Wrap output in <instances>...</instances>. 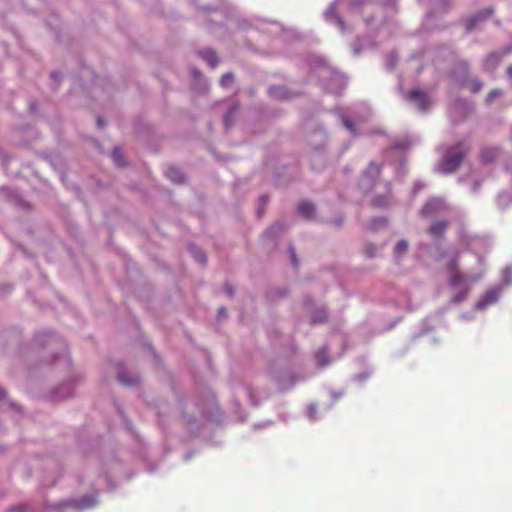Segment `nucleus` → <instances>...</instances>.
I'll return each mask as SVG.
<instances>
[{"label":"nucleus","instance_id":"5701e85b","mask_svg":"<svg viewBox=\"0 0 512 512\" xmlns=\"http://www.w3.org/2000/svg\"><path fill=\"white\" fill-rule=\"evenodd\" d=\"M290 250V256H291V262L294 266H298V260L296 257L295 249L293 247L289 248Z\"/></svg>","mask_w":512,"mask_h":512},{"label":"nucleus","instance_id":"a878e982","mask_svg":"<svg viewBox=\"0 0 512 512\" xmlns=\"http://www.w3.org/2000/svg\"><path fill=\"white\" fill-rule=\"evenodd\" d=\"M112 155H113V157H114L115 161H116V162H119V159H118V158L120 157V150H119V149H114V150H113V154H112Z\"/></svg>","mask_w":512,"mask_h":512},{"label":"nucleus","instance_id":"ddd939ff","mask_svg":"<svg viewBox=\"0 0 512 512\" xmlns=\"http://www.w3.org/2000/svg\"><path fill=\"white\" fill-rule=\"evenodd\" d=\"M498 152L497 148H487L482 151V158L486 162H491L496 158Z\"/></svg>","mask_w":512,"mask_h":512},{"label":"nucleus","instance_id":"2eb2a0df","mask_svg":"<svg viewBox=\"0 0 512 512\" xmlns=\"http://www.w3.org/2000/svg\"><path fill=\"white\" fill-rule=\"evenodd\" d=\"M407 249H408V244L404 240L397 242V244L395 245V248H394L396 254H403L407 251Z\"/></svg>","mask_w":512,"mask_h":512},{"label":"nucleus","instance_id":"f704fd0d","mask_svg":"<svg viewBox=\"0 0 512 512\" xmlns=\"http://www.w3.org/2000/svg\"><path fill=\"white\" fill-rule=\"evenodd\" d=\"M480 277H481L480 275L476 276V277L472 278V281H477Z\"/></svg>","mask_w":512,"mask_h":512},{"label":"nucleus","instance_id":"9d476101","mask_svg":"<svg viewBox=\"0 0 512 512\" xmlns=\"http://www.w3.org/2000/svg\"><path fill=\"white\" fill-rule=\"evenodd\" d=\"M315 358L317 360V363L320 366H325V365L329 364V355H328V351L326 348L320 349L316 353Z\"/></svg>","mask_w":512,"mask_h":512},{"label":"nucleus","instance_id":"c9c22d12","mask_svg":"<svg viewBox=\"0 0 512 512\" xmlns=\"http://www.w3.org/2000/svg\"><path fill=\"white\" fill-rule=\"evenodd\" d=\"M490 14H492V11H491V10H488V12H487V15H486V16H489Z\"/></svg>","mask_w":512,"mask_h":512},{"label":"nucleus","instance_id":"412c9836","mask_svg":"<svg viewBox=\"0 0 512 512\" xmlns=\"http://www.w3.org/2000/svg\"><path fill=\"white\" fill-rule=\"evenodd\" d=\"M235 109H236V108H233V109L229 110V111L225 114V116H224V124H225V126H226L227 128H229V127L232 125V120H231V118H232V115H233V113H234Z\"/></svg>","mask_w":512,"mask_h":512},{"label":"nucleus","instance_id":"f8f14e48","mask_svg":"<svg viewBox=\"0 0 512 512\" xmlns=\"http://www.w3.org/2000/svg\"><path fill=\"white\" fill-rule=\"evenodd\" d=\"M326 319H327V312L323 308L316 310L311 316V321L313 323H322V322L326 321Z\"/></svg>","mask_w":512,"mask_h":512},{"label":"nucleus","instance_id":"39448f33","mask_svg":"<svg viewBox=\"0 0 512 512\" xmlns=\"http://www.w3.org/2000/svg\"><path fill=\"white\" fill-rule=\"evenodd\" d=\"M499 297V291L496 289L488 290L483 296L482 300L477 303V308L483 309L487 305L495 303Z\"/></svg>","mask_w":512,"mask_h":512},{"label":"nucleus","instance_id":"aec40b11","mask_svg":"<svg viewBox=\"0 0 512 512\" xmlns=\"http://www.w3.org/2000/svg\"><path fill=\"white\" fill-rule=\"evenodd\" d=\"M233 80H234L233 74L226 73L221 78V85L227 86V85L231 84L233 82Z\"/></svg>","mask_w":512,"mask_h":512},{"label":"nucleus","instance_id":"c756f323","mask_svg":"<svg viewBox=\"0 0 512 512\" xmlns=\"http://www.w3.org/2000/svg\"><path fill=\"white\" fill-rule=\"evenodd\" d=\"M507 74L512 78V65L507 68Z\"/></svg>","mask_w":512,"mask_h":512},{"label":"nucleus","instance_id":"0eeeda50","mask_svg":"<svg viewBox=\"0 0 512 512\" xmlns=\"http://www.w3.org/2000/svg\"><path fill=\"white\" fill-rule=\"evenodd\" d=\"M167 178L174 183H183L185 180L182 171L176 167H169L165 172Z\"/></svg>","mask_w":512,"mask_h":512},{"label":"nucleus","instance_id":"423d86ee","mask_svg":"<svg viewBox=\"0 0 512 512\" xmlns=\"http://www.w3.org/2000/svg\"><path fill=\"white\" fill-rule=\"evenodd\" d=\"M448 224L446 220L434 221L429 227L428 232L434 237H441L445 233Z\"/></svg>","mask_w":512,"mask_h":512},{"label":"nucleus","instance_id":"dca6fc26","mask_svg":"<svg viewBox=\"0 0 512 512\" xmlns=\"http://www.w3.org/2000/svg\"><path fill=\"white\" fill-rule=\"evenodd\" d=\"M269 93L272 97L275 98H285L283 89L281 87H271L269 89Z\"/></svg>","mask_w":512,"mask_h":512},{"label":"nucleus","instance_id":"f257e3e1","mask_svg":"<svg viewBox=\"0 0 512 512\" xmlns=\"http://www.w3.org/2000/svg\"><path fill=\"white\" fill-rule=\"evenodd\" d=\"M465 154L466 150L462 148V144H458L457 146L450 149L442 160V171L445 173H451L457 170L461 165Z\"/></svg>","mask_w":512,"mask_h":512},{"label":"nucleus","instance_id":"6ab92c4d","mask_svg":"<svg viewBox=\"0 0 512 512\" xmlns=\"http://www.w3.org/2000/svg\"><path fill=\"white\" fill-rule=\"evenodd\" d=\"M467 294H468V289L459 292L458 294H456L453 297L452 302L453 303H459V302L463 301L467 297Z\"/></svg>","mask_w":512,"mask_h":512},{"label":"nucleus","instance_id":"7c9ffc66","mask_svg":"<svg viewBox=\"0 0 512 512\" xmlns=\"http://www.w3.org/2000/svg\"><path fill=\"white\" fill-rule=\"evenodd\" d=\"M370 168H374L377 173L379 172V167L375 164H371Z\"/></svg>","mask_w":512,"mask_h":512},{"label":"nucleus","instance_id":"b1692460","mask_svg":"<svg viewBox=\"0 0 512 512\" xmlns=\"http://www.w3.org/2000/svg\"><path fill=\"white\" fill-rule=\"evenodd\" d=\"M502 93V91L500 90H493L489 93L488 97H487V101L488 102H491L492 99L498 95H500Z\"/></svg>","mask_w":512,"mask_h":512},{"label":"nucleus","instance_id":"473e14b6","mask_svg":"<svg viewBox=\"0 0 512 512\" xmlns=\"http://www.w3.org/2000/svg\"><path fill=\"white\" fill-rule=\"evenodd\" d=\"M5 395V392L3 391L2 388H0V400L4 397Z\"/></svg>","mask_w":512,"mask_h":512},{"label":"nucleus","instance_id":"7ed1b4c3","mask_svg":"<svg viewBox=\"0 0 512 512\" xmlns=\"http://www.w3.org/2000/svg\"><path fill=\"white\" fill-rule=\"evenodd\" d=\"M446 209V204L441 198H432L428 200L420 210L422 216H431L436 212Z\"/></svg>","mask_w":512,"mask_h":512},{"label":"nucleus","instance_id":"c85d7f7f","mask_svg":"<svg viewBox=\"0 0 512 512\" xmlns=\"http://www.w3.org/2000/svg\"><path fill=\"white\" fill-rule=\"evenodd\" d=\"M338 25L340 27L341 30H344V22L341 20V19H338Z\"/></svg>","mask_w":512,"mask_h":512},{"label":"nucleus","instance_id":"1a4fd4ad","mask_svg":"<svg viewBox=\"0 0 512 512\" xmlns=\"http://www.w3.org/2000/svg\"><path fill=\"white\" fill-rule=\"evenodd\" d=\"M201 56L211 68H215L218 65V58L215 52L207 50L202 52Z\"/></svg>","mask_w":512,"mask_h":512},{"label":"nucleus","instance_id":"2f4dec72","mask_svg":"<svg viewBox=\"0 0 512 512\" xmlns=\"http://www.w3.org/2000/svg\"><path fill=\"white\" fill-rule=\"evenodd\" d=\"M225 313H226V309H225V308H223V307H221V308L219 309V314H225Z\"/></svg>","mask_w":512,"mask_h":512},{"label":"nucleus","instance_id":"20e7f679","mask_svg":"<svg viewBox=\"0 0 512 512\" xmlns=\"http://www.w3.org/2000/svg\"><path fill=\"white\" fill-rule=\"evenodd\" d=\"M408 98L415 102L419 110L426 111L429 108V99L427 94L420 89H413L409 92Z\"/></svg>","mask_w":512,"mask_h":512},{"label":"nucleus","instance_id":"a211bd4d","mask_svg":"<svg viewBox=\"0 0 512 512\" xmlns=\"http://www.w3.org/2000/svg\"><path fill=\"white\" fill-rule=\"evenodd\" d=\"M283 226L279 223H276L274 224L273 226H271L267 231H266V235L267 236H273L275 233H278V232H282L283 231Z\"/></svg>","mask_w":512,"mask_h":512},{"label":"nucleus","instance_id":"72a5a7b5","mask_svg":"<svg viewBox=\"0 0 512 512\" xmlns=\"http://www.w3.org/2000/svg\"><path fill=\"white\" fill-rule=\"evenodd\" d=\"M97 122H98V125H99L100 127H102V126L104 125V123L102 122L101 118H98V119H97Z\"/></svg>","mask_w":512,"mask_h":512},{"label":"nucleus","instance_id":"393cba45","mask_svg":"<svg viewBox=\"0 0 512 512\" xmlns=\"http://www.w3.org/2000/svg\"><path fill=\"white\" fill-rule=\"evenodd\" d=\"M343 124H344V126H345L347 129H349V130L353 131V123L351 122V120H350V119H348V118H343Z\"/></svg>","mask_w":512,"mask_h":512},{"label":"nucleus","instance_id":"6e6552de","mask_svg":"<svg viewBox=\"0 0 512 512\" xmlns=\"http://www.w3.org/2000/svg\"><path fill=\"white\" fill-rule=\"evenodd\" d=\"M298 212L305 218L310 219L315 214V207L310 202H301L298 206Z\"/></svg>","mask_w":512,"mask_h":512},{"label":"nucleus","instance_id":"f03ea898","mask_svg":"<svg viewBox=\"0 0 512 512\" xmlns=\"http://www.w3.org/2000/svg\"><path fill=\"white\" fill-rule=\"evenodd\" d=\"M459 256L456 255L447 265V271L449 273V283L451 286H458L463 284L464 275L459 271Z\"/></svg>","mask_w":512,"mask_h":512},{"label":"nucleus","instance_id":"9b49d317","mask_svg":"<svg viewBox=\"0 0 512 512\" xmlns=\"http://www.w3.org/2000/svg\"><path fill=\"white\" fill-rule=\"evenodd\" d=\"M118 380L125 385H135L138 383V378L136 376L126 377L123 370L118 371Z\"/></svg>","mask_w":512,"mask_h":512},{"label":"nucleus","instance_id":"4468645a","mask_svg":"<svg viewBox=\"0 0 512 512\" xmlns=\"http://www.w3.org/2000/svg\"><path fill=\"white\" fill-rule=\"evenodd\" d=\"M191 251H192L193 256H194V258L196 259L197 262H199L201 264H205L206 263L207 257H206V255L202 251H200V250H198V249H196L194 247L191 248Z\"/></svg>","mask_w":512,"mask_h":512},{"label":"nucleus","instance_id":"bb28decb","mask_svg":"<svg viewBox=\"0 0 512 512\" xmlns=\"http://www.w3.org/2000/svg\"><path fill=\"white\" fill-rule=\"evenodd\" d=\"M367 255H368L369 257H372V256L374 255V250H373V248H372V247H368V248H367Z\"/></svg>","mask_w":512,"mask_h":512},{"label":"nucleus","instance_id":"4be33fe9","mask_svg":"<svg viewBox=\"0 0 512 512\" xmlns=\"http://www.w3.org/2000/svg\"><path fill=\"white\" fill-rule=\"evenodd\" d=\"M479 18H480V16L477 15V16L472 17L467 22V31H470V30H472L475 27V25H476L477 21L479 20Z\"/></svg>","mask_w":512,"mask_h":512},{"label":"nucleus","instance_id":"f3484780","mask_svg":"<svg viewBox=\"0 0 512 512\" xmlns=\"http://www.w3.org/2000/svg\"><path fill=\"white\" fill-rule=\"evenodd\" d=\"M384 225H386V220L384 218L374 219V220H372L370 222L369 229L370 230H375L378 227H381V226H384Z\"/></svg>","mask_w":512,"mask_h":512},{"label":"nucleus","instance_id":"cd10ccee","mask_svg":"<svg viewBox=\"0 0 512 512\" xmlns=\"http://www.w3.org/2000/svg\"><path fill=\"white\" fill-rule=\"evenodd\" d=\"M51 77H52L55 81H58V80H59V73H57V72H52Z\"/></svg>","mask_w":512,"mask_h":512}]
</instances>
